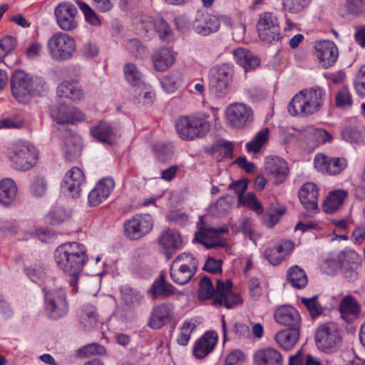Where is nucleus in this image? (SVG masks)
<instances>
[{
	"label": "nucleus",
	"instance_id": "f257e3e1",
	"mask_svg": "<svg viewBox=\"0 0 365 365\" xmlns=\"http://www.w3.org/2000/svg\"><path fill=\"white\" fill-rule=\"evenodd\" d=\"M86 252V247L77 242L63 243L57 247L54 252L57 267L71 277L68 283L73 293L78 292L79 277L88 261Z\"/></svg>",
	"mask_w": 365,
	"mask_h": 365
},
{
	"label": "nucleus",
	"instance_id": "f03ea898",
	"mask_svg": "<svg viewBox=\"0 0 365 365\" xmlns=\"http://www.w3.org/2000/svg\"><path fill=\"white\" fill-rule=\"evenodd\" d=\"M208 118L206 113L180 116L175 123V129L180 138L191 141L205 136L210 128Z\"/></svg>",
	"mask_w": 365,
	"mask_h": 365
},
{
	"label": "nucleus",
	"instance_id": "7ed1b4c3",
	"mask_svg": "<svg viewBox=\"0 0 365 365\" xmlns=\"http://www.w3.org/2000/svg\"><path fill=\"white\" fill-rule=\"evenodd\" d=\"M7 158L11 167L19 171H26L37 163L38 153L36 148L28 142L16 140L7 148Z\"/></svg>",
	"mask_w": 365,
	"mask_h": 365
},
{
	"label": "nucleus",
	"instance_id": "20e7f679",
	"mask_svg": "<svg viewBox=\"0 0 365 365\" xmlns=\"http://www.w3.org/2000/svg\"><path fill=\"white\" fill-rule=\"evenodd\" d=\"M47 49L53 60L60 62L68 61L76 51V41L66 33L56 32L48 40Z\"/></svg>",
	"mask_w": 365,
	"mask_h": 365
},
{
	"label": "nucleus",
	"instance_id": "39448f33",
	"mask_svg": "<svg viewBox=\"0 0 365 365\" xmlns=\"http://www.w3.org/2000/svg\"><path fill=\"white\" fill-rule=\"evenodd\" d=\"M315 342L317 348L324 352L332 353L336 351L342 342L339 326L333 322L319 325L316 331Z\"/></svg>",
	"mask_w": 365,
	"mask_h": 365
},
{
	"label": "nucleus",
	"instance_id": "423d86ee",
	"mask_svg": "<svg viewBox=\"0 0 365 365\" xmlns=\"http://www.w3.org/2000/svg\"><path fill=\"white\" fill-rule=\"evenodd\" d=\"M197 260L191 254L181 253L172 262L170 274L173 281L178 284H187L197 269Z\"/></svg>",
	"mask_w": 365,
	"mask_h": 365
},
{
	"label": "nucleus",
	"instance_id": "0eeeda50",
	"mask_svg": "<svg viewBox=\"0 0 365 365\" xmlns=\"http://www.w3.org/2000/svg\"><path fill=\"white\" fill-rule=\"evenodd\" d=\"M66 93L65 96L63 93L58 96L59 99H62L63 101V103L61 102L58 106L51 107L50 113L52 119L61 125L75 124L85 120L86 115L77 108L66 104L64 100V98L76 100V98L73 97L76 93ZM76 94L80 96V93H76Z\"/></svg>",
	"mask_w": 365,
	"mask_h": 365
},
{
	"label": "nucleus",
	"instance_id": "6e6552de",
	"mask_svg": "<svg viewBox=\"0 0 365 365\" xmlns=\"http://www.w3.org/2000/svg\"><path fill=\"white\" fill-rule=\"evenodd\" d=\"M322 104V93H297L288 106L292 115L317 112Z\"/></svg>",
	"mask_w": 365,
	"mask_h": 365
},
{
	"label": "nucleus",
	"instance_id": "1a4fd4ad",
	"mask_svg": "<svg viewBox=\"0 0 365 365\" xmlns=\"http://www.w3.org/2000/svg\"><path fill=\"white\" fill-rule=\"evenodd\" d=\"M225 116L228 125L234 128L243 129L250 125L254 120L252 109L242 103L229 105L225 110Z\"/></svg>",
	"mask_w": 365,
	"mask_h": 365
},
{
	"label": "nucleus",
	"instance_id": "9d476101",
	"mask_svg": "<svg viewBox=\"0 0 365 365\" xmlns=\"http://www.w3.org/2000/svg\"><path fill=\"white\" fill-rule=\"evenodd\" d=\"M259 38L270 43L280 39V26L277 16L269 11L262 13L259 18L257 25Z\"/></svg>",
	"mask_w": 365,
	"mask_h": 365
},
{
	"label": "nucleus",
	"instance_id": "9b49d317",
	"mask_svg": "<svg viewBox=\"0 0 365 365\" xmlns=\"http://www.w3.org/2000/svg\"><path fill=\"white\" fill-rule=\"evenodd\" d=\"M153 222L150 215H135L124 222V234L131 240H137L148 234Z\"/></svg>",
	"mask_w": 365,
	"mask_h": 365
},
{
	"label": "nucleus",
	"instance_id": "f8f14e48",
	"mask_svg": "<svg viewBox=\"0 0 365 365\" xmlns=\"http://www.w3.org/2000/svg\"><path fill=\"white\" fill-rule=\"evenodd\" d=\"M226 228H213L205 224L202 217L198 223V231L195 234V240L207 249L223 247L225 242L219 239L220 235L227 232Z\"/></svg>",
	"mask_w": 365,
	"mask_h": 365
},
{
	"label": "nucleus",
	"instance_id": "ddd939ff",
	"mask_svg": "<svg viewBox=\"0 0 365 365\" xmlns=\"http://www.w3.org/2000/svg\"><path fill=\"white\" fill-rule=\"evenodd\" d=\"M46 309L50 317L58 319L66 314L68 304L63 289L58 288L45 292Z\"/></svg>",
	"mask_w": 365,
	"mask_h": 365
},
{
	"label": "nucleus",
	"instance_id": "4468645a",
	"mask_svg": "<svg viewBox=\"0 0 365 365\" xmlns=\"http://www.w3.org/2000/svg\"><path fill=\"white\" fill-rule=\"evenodd\" d=\"M232 282L228 279L225 282L218 279L216 284V294L212 300L214 306L223 305L227 309L242 303V299L240 294L232 292Z\"/></svg>",
	"mask_w": 365,
	"mask_h": 365
},
{
	"label": "nucleus",
	"instance_id": "2eb2a0df",
	"mask_svg": "<svg viewBox=\"0 0 365 365\" xmlns=\"http://www.w3.org/2000/svg\"><path fill=\"white\" fill-rule=\"evenodd\" d=\"M158 243L162 249L163 255L168 259L183 247V240L180 232L168 228L163 230L158 238Z\"/></svg>",
	"mask_w": 365,
	"mask_h": 365
},
{
	"label": "nucleus",
	"instance_id": "dca6fc26",
	"mask_svg": "<svg viewBox=\"0 0 365 365\" xmlns=\"http://www.w3.org/2000/svg\"><path fill=\"white\" fill-rule=\"evenodd\" d=\"M76 7L69 3L60 4L55 9V16L60 28L66 31H72L77 26L75 20Z\"/></svg>",
	"mask_w": 365,
	"mask_h": 365
},
{
	"label": "nucleus",
	"instance_id": "f3484780",
	"mask_svg": "<svg viewBox=\"0 0 365 365\" xmlns=\"http://www.w3.org/2000/svg\"><path fill=\"white\" fill-rule=\"evenodd\" d=\"M275 321L290 329H300L301 317L299 312L289 305L278 307L274 314Z\"/></svg>",
	"mask_w": 365,
	"mask_h": 365
},
{
	"label": "nucleus",
	"instance_id": "a211bd4d",
	"mask_svg": "<svg viewBox=\"0 0 365 365\" xmlns=\"http://www.w3.org/2000/svg\"><path fill=\"white\" fill-rule=\"evenodd\" d=\"M315 49L319 63L325 68L332 66L338 58V48L331 41H319Z\"/></svg>",
	"mask_w": 365,
	"mask_h": 365
},
{
	"label": "nucleus",
	"instance_id": "6ab92c4d",
	"mask_svg": "<svg viewBox=\"0 0 365 365\" xmlns=\"http://www.w3.org/2000/svg\"><path fill=\"white\" fill-rule=\"evenodd\" d=\"M233 69L228 64H222L210 69V83L218 91L228 89L232 82Z\"/></svg>",
	"mask_w": 365,
	"mask_h": 365
},
{
	"label": "nucleus",
	"instance_id": "aec40b11",
	"mask_svg": "<svg viewBox=\"0 0 365 365\" xmlns=\"http://www.w3.org/2000/svg\"><path fill=\"white\" fill-rule=\"evenodd\" d=\"M174 307L170 303H163L153 307L148 326L153 329H159L169 323L173 316Z\"/></svg>",
	"mask_w": 365,
	"mask_h": 365
},
{
	"label": "nucleus",
	"instance_id": "412c9836",
	"mask_svg": "<svg viewBox=\"0 0 365 365\" xmlns=\"http://www.w3.org/2000/svg\"><path fill=\"white\" fill-rule=\"evenodd\" d=\"M220 23L217 16L198 11L192 26L199 34L207 36L218 31Z\"/></svg>",
	"mask_w": 365,
	"mask_h": 365
},
{
	"label": "nucleus",
	"instance_id": "4be33fe9",
	"mask_svg": "<svg viewBox=\"0 0 365 365\" xmlns=\"http://www.w3.org/2000/svg\"><path fill=\"white\" fill-rule=\"evenodd\" d=\"M115 182L111 178L99 180L88 194V201L91 207L97 206L108 197L113 190Z\"/></svg>",
	"mask_w": 365,
	"mask_h": 365
},
{
	"label": "nucleus",
	"instance_id": "5701e85b",
	"mask_svg": "<svg viewBox=\"0 0 365 365\" xmlns=\"http://www.w3.org/2000/svg\"><path fill=\"white\" fill-rule=\"evenodd\" d=\"M85 182V176L82 170L77 167L71 168L66 175L62 188L73 197H78L81 191V185Z\"/></svg>",
	"mask_w": 365,
	"mask_h": 365
},
{
	"label": "nucleus",
	"instance_id": "b1692460",
	"mask_svg": "<svg viewBox=\"0 0 365 365\" xmlns=\"http://www.w3.org/2000/svg\"><path fill=\"white\" fill-rule=\"evenodd\" d=\"M298 195L300 202L307 210H318L319 190L315 184L312 182L304 184L299 189Z\"/></svg>",
	"mask_w": 365,
	"mask_h": 365
},
{
	"label": "nucleus",
	"instance_id": "393cba45",
	"mask_svg": "<svg viewBox=\"0 0 365 365\" xmlns=\"http://www.w3.org/2000/svg\"><path fill=\"white\" fill-rule=\"evenodd\" d=\"M217 341V336L212 331H207L196 341L192 349L197 359H203L212 351Z\"/></svg>",
	"mask_w": 365,
	"mask_h": 365
},
{
	"label": "nucleus",
	"instance_id": "a878e982",
	"mask_svg": "<svg viewBox=\"0 0 365 365\" xmlns=\"http://www.w3.org/2000/svg\"><path fill=\"white\" fill-rule=\"evenodd\" d=\"M266 170L275 178L279 184L285 180L289 174L287 163L278 157H268L264 163Z\"/></svg>",
	"mask_w": 365,
	"mask_h": 365
},
{
	"label": "nucleus",
	"instance_id": "bb28decb",
	"mask_svg": "<svg viewBox=\"0 0 365 365\" xmlns=\"http://www.w3.org/2000/svg\"><path fill=\"white\" fill-rule=\"evenodd\" d=\"M255 365H283V356L272 347L258 349L254 354Z\"/></svg>",
	"mask_w": 365,
	"mask_h": 365
},
{
	"label": "nucleus",
	"instance_id": "cd10ccee",
	"mask_svg": "<svg viewBox=\"0 0 365 365\" xmlns=\"http://www.w3.org/2000/svg\"><path fill=\"white\" fill-rule=\"evenodd\" d=\"M339 312L344 321L351 322L358 318L361 312V307L353 296L346 295L339 303Z\"/></svg>",
	"mask_w": 365,
	"mask_h": 365
},
{
	"label": "nucleus",
	"instance_id": "c85d7f7f",
	"mask_svg": "<svg viewBox=\"0 0 365 365\" xmlns=\"http://www.w3.org/2000/svg\"><path fill=\"white\" fill-rule=\"evenodd\" d=\"M79 324L85 330L93 329L98 322V314L95 305L84 304L79 309L78 314Z\"/></svg>",
	"mask_w": 365,
	"mask_h": 365
},
{
	"label": "nucleus",
	"instance_id": "c756f323",
	"mask_svg": "<svg viewBox=\"0 0 365 365\" xmlns=\"http://www.w3.org/2000/svg\"><path fill=\"white\" fill-rule=\"evenodd\" d=\"M154 68L159 72H163L171 67L175 62V56L168 48H160L155 50L151 56Z\"/></svg>",
	"mask_w": 365,
	"mask_h": 365
},
{
	"label": "nucleus",
	"instance_id": "7c9ffc66",
	"mask_svg": "<svg viewBox=\"0 0 365 365\" xmlns=\"http://www.w3.org/2000/svg\"><path fill=\"white\" fill-rule=\"evenodd\" d=\"M63 150L67 160L70 162L76 160L81 154V138L77 134L69 135L65 138Z\"/></svg>",
	"mask_w": 365,
	"mask_h": 365
},
{
	"label": "nucleus",
	"instance_id": "2f4dec72",
	"mask_svg": "<svg viewBox=\"0 0 365 365\" xmlns=\"http://www.w3.org/2000/svg\"><path fill=\"white\" fill-rule=\"evenodd\" d=\"M18 188L11 178H4L0 181V203L4 207L11 205L16 198Z\"/></svg>",
	"mask_w": 365,
	"mask_h": 365
},
{
	"label": "nucleus",
	"instance_id": "473e14b6",
	"mask_svg": "<svg viewBox=\"0 0 365 365\" xmlns=\"http://www.w3.org/2000/svg\"><path fill=\"white\" fill-rule=\"evenodd\" d=\"M233 55L237 63L244 68L245 72L254 70L260 64L259 58L247 49L238 48L234 50Z\"/></svg>",
	"mask_w": 365,
	"mask_h": 365
},
{
	"label": "nucleus",
	"instance_id": "72a5a7b5",
	"mask_svg": "<svg viewBox=\"0 0 365 365\" xmlns=\"http://www.w3.org/2000/svg\"><path fill=\"white\" fill-rule=\"evenodd\" d=\"M348 197V192L345 190H335L331 191L326 197L322 208L327 214H331L339 209Z\"/></svg>",
	"mask_w": 365,
	"mask_h": 365
},
{
	"label": "nucleus",
	"instance_id": "f704fd0d",
	"mask_svg": "<svg viewBox=\"0 0 365 365\" xmlns=\"http://www.w3.org/2000/svg\"><path fill=\"white\" fill-rule=\"evenodd\" d=\"M299 337V329L284 330L274 336L276 342L284 349L290 350L294 347Z\"/></svg>",
	"mask_w": 365,
	"mask_h": 365
},
{
	"label": "nucleus",
	"instance_id": "c9c22d12",
	"mask_svg": "<svg viewBox=\"0 0 365 365\" xmlns=\"http://www.w3.org/2000/svg\"><path fill=\"white\" fill-rule=\"evenodd\" d=\"M123 71L126 81L130 85L136 87L137 88H148L144 82L143 74L139 71L135 64L130 63L125 64Z\"/></svg>",
	"mask_w": 365,
	"mask_h": 365
},
{
	"label": "nucleus",
	"instance_id": "e433bc0d",
	"mask_svg": "<svg viewBox=\"0 0 365 365\" xmlns=\"http://www.w3.org/2000/svg\"><path fill=\"white\" fill-rule=\"evenodd\" d=\"M91 133L93 138L103 143L110 145L113 143V130L112 127L107 123L99 122L91 128Z\"/></svg>",
	"mask_w": 365,
	"mask_h": 365
},
{
	"label": "nucleus",
	"instance_id": "4c0bfd02",
	"mask_svg": "<svg viewBox=\"0 0 365 365\" xmlns=\"http://www.w3.org/2000/svg\"><path fill=\"white\" fill-rule=\"evenodd\" d=\"M287 280L293 287L297 289L304 288L308 282L304 270L297 265L292 266L288 269Z\"/></svg>",
	"mask_w": 365,
	"mask_h": 365
},
{
	"label": "nucleus",
	"instance_id": "58836bf2",
	"mask_svg": "<svg viewBox=\"0 0 365 365\" xmlns=\"http://www.w3.org/2000/svg\"><path fill=\"white\" fill-rule=\"evenodd\" d=\"M32 84V79L28 73L22 70L16 71L11 78V91L29 90Z\"/></svg>",
	"mask_w": 365,
	"mask_h": 365
},
{
	"label": "nucleus",
	"instance_id": "ea45409f",
	"mask_svg": "<svg viewBox=\"0 0 365 365\" xmlns=\"http://www.w3.org/2000/svg\"><path fill=\"white\" fill-rule=\"evenodd\" d=\"M150 290L155 298L157 297H168L175 293L174 287L165 281L163 274L155 280Z\"/></svg>",
	"mask_w": 365,
	"mask_h": 365
},
{
	"label": "nucleus",
	"instance_id": "a19ab883",
	"mask_svg": "<svg viewBox=\"0 0 365 365\" xmlns=\"http://www.w3.org/2000/svg\"><path fill=\"white\" fill-rule=\"evenodd\" d=\"M287 252L281 245L274 247L267 248L263 253L266 259L272 265L279 264L284 259Z\"/></svg>",
	"mask_w": 365,
	"mask_h": 365
},
{
	"label": "nucleus",
	"instance_id": "79ce46f5",
	"mask_svg": "<svg viewBox=\"0 0 365 365\" xmlns=\"http://www.w3.org/2000/svg\"><path fill=\"white\" fill-rule=\"evenodd\" d=\"M269 130L267 128H264L259 130L252 140L248 142L246 145L247 150L249 153H256L263 145L269 139Z\"/></svg>",
	"mask_w": 365,
	"mask_h": 365
},
{
	"label": "nucleus",
	"instance_id": "37998d69",
	"mask_svg": "<svg viewBox=\"0 0 365 365\" xmlns=\"http://www.w3.org/2000/svg\"><path fill=\"white\" fill-rule=\"evenodd\" d=\"M216 289H214L213 284L210 279L206 276L203 277L199 284V289L197 291V298L200 301H205L215 297Z\"/></svg>",
	"mask_w": 365,
	"mask_h": 365
},
{
	"label": "nucleus",
	"instance_id": "c03bdc74",
	"mask_svg": "<svg viewBox=\"0 0 365 365\" xmlns=\"http://www.w3.org/2000/svg\"><path fill=\"white\" fill-rule=\"evenodd\" d=\"M195 328V323L191 321H185L180 327V334L177 338V343L180 346H186Z\"/></svg>",
	"mask_w": 365,
	"mask_h": 365
},
{
	"label": "nucleus",
	"instance_id": "a18cd8bd",
	"mask_svg": "<svg viewBox=\"0 0 365 365\" xmlns=\"http://www.w3.org/2000/svg\"><path fill=\"white\" fill-rule=\"evenodd\" d=\"M239 203L249 207L258 215L262 214L264 211L261 202L257 199L255 194L253 192L244 195L241 200H239Z\"/></svg>",
	"mask_w": 365,
	"mask_h": 365
},
{
	"label": "nucleus",
	"instance_id": "49530a36",
	"mask_svg": "<svg viewBox=\"0 0 365 365\" xmlns=\"http://www.w3.org/2000/svg\"><path fill=\"white\" fill-rule=\"evenodd\" d=\"M122 299L128 306L139 304L143 297L140 292L125 287L121 290Z\"/></svg>",
	"mask_w": 365,
	"mask_h": 365
},
{
	"label": "nucleus",
	"instance_id": "de8ad7c7",
	"mask_svg": "<svg viewBox=\"0 0 365 365\" xmlns=\"http://www.w3.org/2000/svg\"><path fill=\"white\" fill-rule=\"evenodd\" d=\"M318 296L315 295L311 298L303 297L301 302L304 305L312 318L319 316L323 311L322 307L317 301Z\"/></svg>",
	"mask_w": 365,
	"mask_h": 365
},
{
	"label": "nucleus",
	"instance_id": "09e8293b",
	"mask_svg": "<svg viewBox=\"0 0 365 365\" xmlns=\"http://www.w3.org/2000/svg\"><path fill=\"white\" fill-rule=\"evenodd\" d=\"M346 165L347 161L344 158H330L327 173L337 175L344 170Z\"/></svg>",
	"mask_w": 365,
	"mask_h": 365
},
{
	"label": "nucleus",
	"instance_id": "8fccbe9b",
	"mask_svg": "<svg viewBox=\"0 0 365 365\" xmlns=\"http://www.w3.org/2000/svg\"><path fill=\"white\" fill-rule=\"evenodd\" d=\"M182 83V79L179 76H164L160 80V83L163 89L167 91H175L178 90Z\"/></svg>",
	"mask_w": 365,
	"mask_h": 365
},
{
	"label": "nucleus",
	"instance_id": "3c124183",
	"mask_svg": "<svg viewBox=\"0 0 365 365\" xmlns=\"http://www.w3.org/2000/svg\"><path fill=\"white\" fill-rule=\"evenodd\" d=\"M286 208L281 207L274 212H267L262 217L263 224L269 227H273L279 220L280 217L285 213Z\"/></svg>",
	"mask_w": 365,
	"mask_h": 365
},
{
	"label": "nucleus",
	"instance_id": "603ef678",
	"mask_svg": "<svg viewBox=\"0 0 365 365\" xmlns=\"http://www.w3.org/2000/svg\"><path fill=\"white\" fill-rule=\"evenodd\" d=\"M78 5L79 9L82 11L86 18V20L93 26L100 25L101 22L93 9L87 4L78 1Z\"/></svg>",
	"mask_w": 365,
	"mask_h": 365
},
{
	"label": "nucleus",
	"instance_id": "864d4df0",
	"mask_svg": "<svg viewBox=\"0 0 365 365\" xmlns=\"http://www.w3.org/2000/svg\"><path fill=\"white\" fill-rule=\"evenodd\" d=\"M307 4L308 0H283L284 9L292 14L301 12Z\"/></svg>",
	"mask_w": 365,
	"mask_h": 365
},
{
	"label": "nucleus",
	"instance_id": "5fc2aeb1",
	"mask_svg": "<svg viewBox=\"0 0 365 365\" xmlns=\"http://www.w3.org/2000/svg\"><path fill=\"white\" fill-rule=\"evenodd\" d=\"M78 351L81 356H88L95 354H103L106 352V349L99 344L93 343L81 348Z\"/></svg>",
	"mask_w": 365,
	"mask_h": 365
},
{
	"label": "nucleus",
	"instance_id": "6e6d98bb",
	"mask_svg": "<svg viewBox=\"0 0 365 365\" xmlns=\"http://www.w3.org/2000/svg\"><path fill=\"white\" fill-rule=\"evenodd\" d=\"M346 7L350 14L362 15L365 12V0H346Z\"/></svg>",
	"mask_w": 365,
	"mask_h": 365
},
{
	"label": "nucleus",
	"instance_id": "4d7b16f0",
	"mask_svg": "<svg viewBox=\"0 0 365 365\" xmlns=\"http://www.w3.org/2000/svg\"><path fill=\"white\" fill-rule=\"evenodd\" d=\"M309 132L317 144H323L332 140L331 134L324 129L311 128Z\"/></svg>",
	"mask_w": 365,
	"mask_h": 365
},
{
	"label": "nucleus",
	"instance_id": "13d9d810",
	"mask_svg": "<svg viewBox=\"0 0 365 365\" xmlns=\"http://www.w3.org/2000/svg\"><path fill=\"white\" fill-rule=\"evenodd\" d=\"M245 361V354L242 351L235 349L227 355L223 365H243Z\"/></svg>",
	"mask_w": 365,
	"mask_h": 365
},
{
	"label": "nucleus",
	"instance_id": "bf43d9fd",
	"mask_svg": "<svg viewBox=\"0 0 365 365\" xmlns=\"http://www.w3.org/2000/svg\"><path fill=\"white\" fill-rule=\"evenodd\" d=\"M155 29L162 40L170 41L172 39L171 30L164 19H160L156 21Z\"/></svg>",
	"mask_w": 365,
	"mask_h": 365
},
{
	"label": "nucleus",
	"instance_id": "052dcab7",
	"mask_svg": "<svg viewBox=\"0 0 365 365\" xmlns=\"http://www.w3.org/2000/svg\"><path fill=\"white\" fill-rule=\"evenodd\" d=\"M47 190V183L44 178L43 177H36L31 187V192L36 197H41L43 196Z\"/></svg>",
	"mask_w": 365,
	"mask_h": 365
},
{
	"label": "nucleus",
	"instance_id": "680f3d73",
	"mask_svg": "<svg viewBox=\"0 0 365 365\" xmlns=\"http://www.w3.org/2000/svg\"><path fill=\"white\" fill-rule=\"evenodd\" d=\"M129 51L137 58H143L146 53L145 48L137 39H130L127 44Z\"/></svg>",
	"mask_w": 365,
	"mask_h": 365
},
{
	"label": "nucleus",
	"instance_id": "e2e57ef3",
	"mask_svg": "<svg viewBox=\"0 0 365 365\" xmlns=\"http://www.w3.org/2000/svg\"><path fill=\"white\" fill-rule=\"evenodd\" d=\"M15 39L11 36H6L0 40V62L15 47Z\"/></svg>",
	"mask_w": 365,
	"mask_h": 365
},
{
	"label": "nucleus",
	"instance_id": "0e129e2a",
	"mask_svg": "<svg viewBox=\"0 0 365 365\" xmlns=\"http://www.w3.org/2000/svg\"><path fill=\"white\" fill-rule=\"evenodd\" d=\"M66 218V214L62 209L57 208L51 210L46 216L47 221L51 225L63 222Z\"/></svg>",
	"mask_w": 365,
	"mask_h": 365
},
{
	"label": "nucleus",
	"instance_id": "69168bd1",
	"mask_svg": "<svg viewBox=\"0 0 365 365\" xmlns=\"http://www.w3.org/2000/svg\"><path fill=\"white\" fill-rule=\"evenodd\" d=\"M153 151L155 156L161 161L165 160L170 158L172 154L170 147L163 143H158L154 145Z\"/></svg>",
	"mask_w": 365,
	"mask_h": 365
},
{
	"label": "nucleus",
	"instance_id": "338daca9",
	"mask_svg": "<svg viewBox=\"0 0 365 365\" xmlns=\"http://www.w3.org/2000/svg\"><path fill=\"white\" fill-rule=\"evenodd\" d=\"M329 158H330L323 153L317 154L314 159V168L321 173H327Z\"/></svg>",
	"mask_w": 365,
	"mask_h": 365
},
{
	"label": "nucleus",
	"instance_id": "774afa93",
	"mask_svg": "<svg viewBox=\"0 0 365 365\" xmlns=\"http://www.w3.org/2000/svg\"><path fill=\"white\" fill-rule=\"evenodd\" d=\"M341 135L344 140L350 143L358 142L361 139V133L353 127L346 128L341 132Z\"/></svg>",
	"mask_w": 365,
	"mask_h": 365
}]
</instances>
